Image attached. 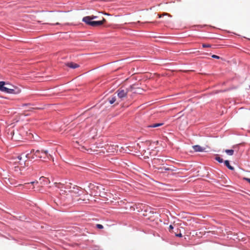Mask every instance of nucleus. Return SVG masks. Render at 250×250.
<instances>
[{
    "label": "nucleus",
    "instance_id": "1",
    "mask_svg": "<svg viewBox=\"0 0 250 250\" xmlns=\"http://www.w3.org/2000/svg\"><path fill=\"white\" fill-rule=\"evenodd\" d=\"M98 19V16L91 15L83 17L82 19V21L86 24L93 27L100 26L106 22V20L104 17H102V19L99 21H92L93 20Z\"/></svg>",
    "mask_w": 250,
    "mask_h": 250
},
{
    "label": "nucleus",
    "instance_id": "2",
    "mask_svg": "<svg viewBox=\"0 0 250 250\" xmlns=\"http://www.w3.org/2000/svg\"><path fill=\"white\" fill-rule=\"evenodd\" d=\"M16 86L3 81L0 82V91L9 94H16Z\"/></svg>",
    "mask_w": 250,
    "mask_h": 250
},
{
    "label": "nucleus",
    "instance_id": "3",
    "mask_svg": "<svg viewBox=\"0 0 250 250\" xmlns=\"http://www.w3.org/2000/svg\"><path fill=\"white\" fill-rule=\"evenodd\" d=\"M151 145V142L149 141H146L145 142H141L140 144H138L139 146V151L141 152L143 155H144L145 157L148 158V155H150V153L147 152L146 149L147 150H149V146Z\"/></svg>",
    "mask_w": 250,
    "mask_h": 250
},
{
    "label": "nucleus",
    "instance_id": "4",
    "mask_svg": "<svg viewBox=\"0 0 250 250\" xmlns=\"http://www.w3.org/2000/svg\"><path fill=\"white\" fill-rule=\"evenodd\" d=\"M166 161V160H165ZM165 160L160 158H154L152 160L153 167L157 169L159 167L164 165Z\"/></svg>",
    "mask_w": 250,
    "mask_h": 250
},
{
    "label": "nucleus",
    "instance_id": "5",
    "mask_svg": "<svg viewBox=\"0 0 250 250\" xmlns=\"http://www.w3.org/2000/svg\"><path fill=\"white\" fill-rule=\"evenodd\" d=\"M34 155L36 157H38V158H44V155H45V156H46L48 157V158H52V160L54 161L53 158H52V156L50 154H48V151L46 150V151H43V150L40 151L39 150H37L35 151V152L34 153Z\"/></svg>",
    "mask_w": 250,
    "mask_h": 250
},
{
    "label": "nucleus",
    "instance_id": "6",
    "mask_svg": "<svg viewBox=\"0 0 250 250\" xmlns=\"http://www.w3.org/2000/svg\"><path fill=\"white\" fill-rule=\"evenodd\" d=\"M158 170H159V172L161 173H165L167 171L168 172H173L176 171V168L173 166L171 167H160L158 168Z\"/></svg>",
    "mask_w": 250,
    "mask_h": 250
},
{
    "label": "nucleus",
    "instance_id": "7",
    "mask_svg": "<svg viewBox=\"0 0 250 250\" xmlns=\"http://www.w3.org/2000/svg\"><path fill=\"white\" fill-rule=\"evenodd\" d=\"M128 91L127 89L125 90L120 88L116 91V93L119 98L122 100L126 97Z\"/></svg>",
    "mask_w": 250,
    "mask_h": 250
},
{
    "label": "nucleus",
    "instance_id": "8",
    "mask_svg": "<svg viewBox=\"0 0 250 250\" xmlns=\"http://www.w3.org/2000/svg\"><path fill=\"white\" fill-rule=\"evenodd\" d=\"M117 146H115L114 145H107L106 146V151L108 153H114L117 150Z\"/></svg>",
    "mask_w": 250,
    "mask_h": 250
},
{
    "label": "nucleus",
    "instance_id": "9",
    "mask_svg": "<svg viewBox=\"0 0 250 250\" xmlns=\"http://www.w3.org/2000/svg\"><path fill=\"white\" fill-rule=\"evenodd\" d=\"M66 65L71 68L75 69L79 67V65L73 62H69L66 63Z\"/></svg>",
    "mask_w": 250,
    "mask_h": 250
},
{
    "label": "nucleus",
    "instance_id": "10",
    "mask_svg": "<svg viewBox=\"0 0 250 250\" xmlns=\"http://www.w3.org/2000/svg\"><path fill=\"white\" fill-rule=\"evenodd\" d=\"M192 148L194 151L196 152H203L205 151V148L199 145L193 146Z\"/></svg>",
    "mask_w": 250,
    "mask_h": 250
},
{
    "label": "nucleus",
    "instance_id": "11",
    "mask_svg": "<svg viewBox=\"0 0 250 250\" xmlns=\"http://www.w3.org/2000/svg\"><path fill=\"white\" fill-rule=\"evenodd\" d=\"M131 91H132L133 93H141L142 90L139 88L135 87V85L130 86Z\"/></svg>",
    "mask_w": 250,
    "mask_h": 250
},
{
    "label": "nucleus",
    "instance_id": "12",
    "mask_svg": "<svg viewBox=\"0 0 250 250\" xmlns=\"http://www.w3.org/2000/svg\"><path fill=\"white\" fill-rule=\"evenodd\" d=\"M79 191H80L79 188L78 187H74L73 188V189L71 190L70 191V192L71 193H75V194H76L80 195L79 193Z\"/></svg>",
    "mask_w": 250,
    "mask_h": 250
},
{
    "label": "nucleus",
    "instance_id": "13",
    "mask_svg": "<svg viewBox=\"0 0 250 250\" xmlns=\"http://www.w3.org/2000/svg\"><path fill=\"white\" fill-rule=\"evenodd\" d=\"M17 159L19 160V161H16L15 162L19 163L20 165H22V163H23L24 165L25 166V161L26 160H23V162H21L22 157L21 155H19L17 157Z\"/></svg>",
    "mask_w": 250,
    "mask_h": 250
},
{
    "label": "nucleus",
    "instance_id": "14",
    "mask_svg": "<svg viewBox=\"0 0 250 250\" xmlns=\"http://www.w3.org/2000/svg\"><path fill=\"white\" fill-rule=\"evenodd\" d=\"M116 98L115 96H112L108 98V101L110 104H113L116 101Z\"/></svg>",
    "mask_w": 250,
    "mask_h": 250
},
{
    "label": "nucleus",
    "instance_id": "15",
    "mask_svg": "<svg viewBox=\"0 0 250 250\" xmlns=\"http://www.w3.org/2000/svg\"><path fill=\"white\" fill-rule=\"evenodd\" d=\"M224 163H225V165H226V166L230 170H233L234 169V167H232V166H231L230 165H229V161L228 160H226L224 162Z\"/></svg>",
    "mask_w": 250,
    "mask_h": 250
},
{
    "label": "nucleus",
    "instance_id": "16",
    "mask_svg": "<svg viewBox=\"0 0 250 250\" xmlns=\"http://www.w3.org/2000/svg\"><path fill=\"white\" fill-rule=\"evenodd\" d=\"M164 124L163 123H157V124H153L150 125H148V127H156L158 126H160Z\"/></svg>",
    "mask_w": 250,
    "mask_h": 250
},
{
    "label": "nucleus",
    "instance_id": "17",
    "mask_svg": "<svg viewBox=\"0 0 250 250\" xmlns=\"http://www.w3.org/2000/svg\"><path fill=\"white\" fill-rule=\"evenodd\" d=\"M54 185L56 187L59 188H62L63 187V185L61 183H55Z\"/></svg>",
    "mask_w": 250,
    "mask_h": 250
},
{
    "label": "nucleus",
    "instance_id": "18",
    "mask_svg": "<svg viewBox=\"0 0 250 250\" xmlns=\"http://www.w3.org/2000/svg\"><path fill=\"white\" fill-rule=\"evenodd\" d=\"M225 152L229 155H232L234 153V150L233 149H226L225 150Z\"/></svg>",
    "mask_w": 250,
    "mask_h": 250
},
{
    "label": "nucleus",
    "instance_id": "19",
    "mask_svg": "<svg viewBox=\"0 0 250 250\" xmlns=\"http://www.w3.org/2000/svg\"><path fill=\"white\" fill-rule=\"evenodd\" d=\"M167 16L169 17H171V15H170L169 14H168L167 13H164L163 14H158V16L159 18H161L162 16Z\"/></svg>",
    "mask_w": 250,
    "mask_h": 250
},
{
    "label": "nucleus",
    "instance_id": "20",
    "mask_svg": "<svg viewBox=\"0 0 250 250\" xmlns=\"http://www.w3.org/2000/svg\"><path fill=\"white\" fill-rule=\"evenodd\" d=\"M215 160L219 163H222L223 162V159L218 156L215 157Z\"/></svg>",
    "mask_w": 250,
    "mask_h": 250
},
{
    "label": "nucleus",
    "instance_id": "21",
    "mask_svg": "<svg viewBox=\"0 0 250 250\" xmlns=\"http://www.w3.org/2000/svg\"><path fill=\"white\" fill-rule=\"evenodd\" d=\"M203 47H210L211 45L209 44H206V43H203L202 44Z\"/></svg>",
    "mask_w": 250,
    "mask_h": 250
},
{
    "label": "nucleus",
    "instance_id": "22",
    "mask_svg": "<svg viewBox=\"0 0 250 250\" xmlns=\"http://www.w3.org/2000/svg\"><path fill=\"white\" fill-rule=\"evenodd\" d=\"M96 227L98 229H102L104 228L103 226L101 224H97Z\"/></svg>",
    "mask_w": 250,
    "mask_h": 250
},
{
    "label": "nucleus",
    "instance_id": "23",
    "mask_svg": "<svg viewBox=\"0 0 250 250\" xmlns=\"http://www.w3.org/2000/svg\"><path fill=\"white\" fill-rule=\"evenodd\" d=\"M213 58H215V59H219L220 58V57L218 56H217V55H212V56H211Z\"/></svg>",
    "mask_w": 250,
    "mask_h": 250
},
{
    "label": "nucleus",
    "instance_id": "24",
    "mask_svg": "<svg viewBox=\"0 0 250 250\" xmlns=\"http://www.w3.org/2000/svg\"><path fill=\"white\" fill-rule=\"evenodd\" d=\"M175 234L176 236L180 237L182 236V235L181 233H177V232H175Z\"/></svg>",
    "mask_w": 250,
    "mask_h": 250
},
{
    "label": "nucleus",
    "instance_id": "25",
    "mask_svg": "<svg viewBox=\"0 0 250 250\" xmlns=\"http://www.w3.org/2000/svg\"><path fill=\"white\" fill-rule=\"evenodd\" d=\"M173 229V227L172 225H170L169 227V231H171Z\"/></svg>",
    "mask_w": 250,
    "mask_h": 250
},
{
    "label": "nucleus",
    "instance_id": "26",
    "mask_svg": "<svg viewBox=\"0 0 250 250\" xmlns=\"http://www.w3.org/2000/svg\"><path fill=\"white\" fill-rule=\"evenodd\" d=\"M244 179L246 181H247V182H248L249 183H250V178H244Z\"/></svg>",
    "mask_w": 250,
    "mask_h": 250
},
{
    "label": "nucleus",
    "instance_id": "27",
    "mask_svg": "<svg viewBox=\"0 0 250 250\" xmlns=\"http://www.w3.org/2000/svg\"><path fill=\"white\" fill-rule=\"evenodd\" d=\"M38 183V181H34V182H31V183H30V184H34V183ZM26 184V185H28V184H29V183H26V184Z\"/></svg>",
    "mask_w": 250,
    "mask_h": 250
},
{
    "label": "nucleus",
    "instance_id": "28",
    "mask_svg": "<svg viewBox=\"0 0 250 250\" xmlns=\"http://www.w3.org/2000/svg\"><path fill=\"white\" fill-rule=\"evenodd\" d=\"M35 150L34 149H32L31 150V153H35Z\"/></svg>",
    "mask_w": 250,
    "mask_h": 250
},
{
    "label": "nucleus",
    "instance_id": "29",
    "mask_svg": "<svg viewBox=\"0 0 250 250\" xmlns=\"http://www.w3.org/2000/svg\"><path fill=\"white\" fill-rule=\"evenodd\" d=\"M29 153H27V154H26L25 157H26V158H28L29 157Z\"/></svg>",
    "mask_w": 250,
    "mask_h": 250
},
{
    "label": "nucleus",
    "instance_id": "30",
    "mask_svg": "<svg viewBox=\"0 0 250 250\" xmlns=\"http://www.w3.org/2000/svg\"><path fill=\"white\" fill-rule=\"evenodd\" d=\"M61 191H62V194H63L64 192H65V190H61Z\"/></svg>",
    "mask_w": 250,
    "mask_h": 250
},
{
    "label": "nucleus",
    "instance_id": "31",
    "mask_svg": "<svg viewBox=\"0 0 250 250\" xmlns=\"http://www.w3.org/2000/svg\"><path fill=\"white\" fill-rule=\"evenodd\" d=\"M97 188L98 189H99L100 190V187H98H98H97Z\"/></svg>",
    "mask_w": 250,
    "mask_h": 250
},
{
    "label": "nucleus",
    "instance_id": "32",
    "mask_svg": "<svg viewBox=\"0 0 250 250\" xmlns=\"http://www.w3.org/2000/svg\"><path fill=\"white\" fill-rule=\"evenodd\" d=\"M55 24H56V25H58L59 24V23L58 22H57L56 23H55Z\"/></svg>",
    "mask_w": 250,
    "mask_h": 250
},
{
    "label": "nucleus",
    "instance_id": "33",
    "mask_svg": "<svg viewBox=\"0 0 250 250\" xmlns=\"http://www.w3.org/2000/svg\"><path fill=\"white\" fill-rule=\"evenodd\" d=\"M46 180L48 181V182L49 183L50 182V181H49V179H47Z\"/></svg>",
    "mask_w": 250,
    "mask_h": 250
}]
</instances>
